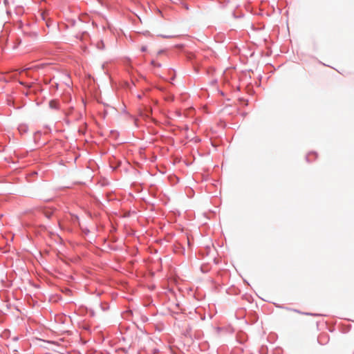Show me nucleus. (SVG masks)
<instances>
[{"label":"nucleus","mask_w":354,"mask_h":354,"mask_svg":"<svg viewBox=\"0 0 354 354\" xmlns=\"http://www.w3.org/2000/svg\"><path fill=\"white\" fill-rule=\"evenodd\" d=\"M50 107L52 109H57L58 107V102L55 100H52L49 103Z\"/></svg>","instance_id":"f257e3e1"},{"label":"nucleus","mask_w":354,"mask_h":354,"mask_svg":"<svg viewBox=\"0 0 354 354\" xmlns=\"http://www.w3.org/2000/svg\"><path fill=\"white\" fill-rule=\"evenodd\" d=\"M97 46V48L100 49H103L104 48V44L102 41H101L100 42H98Z\"/></svg>","instance_id":"f03ea898"},{"label":"nucleus","mask_w":354,"mask_h":354,"mask_svg":"<svg viewBox=\"0 0 354 354\" xmlns=\"http://www.w3.org/2000/svg\"><path fill=\"white\" fill-rule=\"evenodd\" d=\"M141 50H142V51H143V52H144V51H146V50H147V47H146V46H142V48H141Z\"/></svg>","instance_id":"7ed1b4c3"},{"label":"nucleus","mask_w":354,"mask_h":354,"mask_svg":"<svg viewBox=\"0 0 354 354\" xmlns=\"http://www.w3.org/2000/svg\"><path fill=\"white\" fill-rule=\"evenodd\" d=\"M151 64L154 66H160V64H156L155 62L153 61H152Z\"/></svg>","instance_id":"20e7f679"},{"label":"nucleus","mask_w":354,"mask_h":354,"mask_svg":"<svg viewBox=\"0 0 354 354\" xmlns=\"http://www.w3.org/2000/svg\"><path fill=\"white\" fill-rule=\"evenodd\" d=\"M292 311L296 312V313H299L298 310H292Z\"/></svg>","instance_id":"39448f33"}]
</instances>
